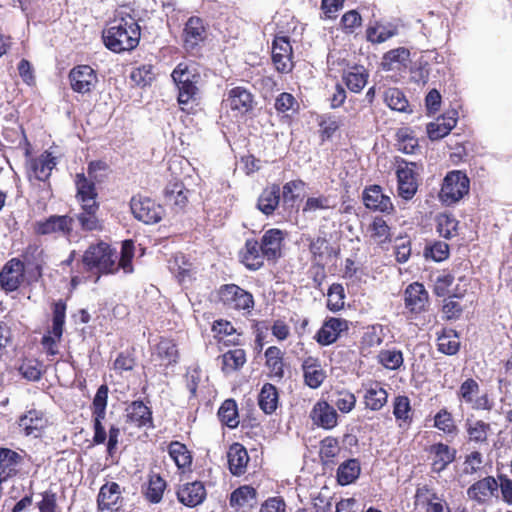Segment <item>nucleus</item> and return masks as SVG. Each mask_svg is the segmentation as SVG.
I'll use <instances>...</instances> for the list:
<instances>
[{
    "instance_id": "f257e3e1",
    "label": "nucleus",
    "mask_w": 512,
    "mask_h": 512,
    "mask_svg": "<svg viewBox=\"0 0 512 512\" xmlns=\"http://www.w3.org/2000/svg\"><path fill=\"white\" fill-rule=\"evenodd\" d=\"M134 254L135 247L132 240L122 242L120 256L117 250L107 242L99 241L90 244L77 263L78 269L75 272L72 271L71 286L76 287L90 277H94V282L97 283L102 276L114 275L120 269L125 274L132 273Z\"/></svg>"
},
{
    "instance_id": "f03ea898",
    "label": "nucleus",
    "mask_w": 512,
    "mask_h": 512,
    "mask_svg": "<svg viewBox=\"0 0 512 512\" xmlns=\"http://www.w3.org/2000/svg\"><path fill=\"white\" fill-rule=\"evenodd\" d=\"M108 387L101 385L93 398L91 405L92 425H93V445H102L106 443V451L109 456H113L118 448L120 428L117 425H110L106 431L103 421L106 417L108 403Z\"/></svg>"
},
{
    "instance_id": "7ed1b4c3",
    "label": "nucleus",
    "mask_w": 512,
    "mask_h": 512,
    "mask_svg": "<svg viewBox=\"0 0 512 512\" xmlns=\"http://www.w3.org/2000/svg\"><path fill=\"white\" fill-rule=\"evenodd\" d=\"M140 36V26L130 15L115 19L102 35L105 46L114 53L135 49L139 44Z\"/></svg>"
},
{
    "instance_id": "20e7f679",
    "label": "nucleus",
    "mask_w": 512,
    "mask_h": 512,
    "mask_svg": "<svg viewBox=\"0 0 512 512\" xmlns=\"http://www.w3.org/2000/svg\"><path fill=\"white\" fill-rule=\"evenodd\" d=\"M171 77L178 89L177 102L182 111L189 113L192 109L190 104L197 99L200 75L191 71L187 64L179 63L172 71Z\"/></svg>"
},
{
    "instance_id": "39448f33",
    "label": "nucleus",
    "mask_w": 512,
    "mask_h": 512,
    "mask_svg": "<svg viewBox=\"0 0 512 512\" xmlns=\"http://www.w3.org/2000/svg\"><path fill=\"white\" fill-rule=\"evenodd\" d=\"M217 301L226 310L244 311L251 313L254 309L255 300L251 292L243 289L237 284H223L216 290Z\"/></svg>"
},
{
    "instance_id": "423d86ee",
    "label": "nucleus",
    "mask_w": 512,
    "mask_h": 512,
    "mask_svg": "<svg viewBox=\"0 0 512 512\" xmlns=\"http://www.w3.org/2000/svg\"><path fill=\"white\" fill-rule=\"evenodd\" d=\"M182 48L190 56H200L208 39V24L199 17L191 16L184 23L181 34Z\"/></svg>"
},
{
    "instance_id": "0eeeda50",
    "label": "nucleus",
    "mask_w": 512,
    "mask_h": 512,
    "mask_svg": "<svg viewBox=\"0 0 512 512\" xmlns=\"http://www.w3.org/2000/svg\"><path fill=\"white\" fill-rule=\"evenodd\" d=\"M66 302L62 299L52 305V326L41 338V345L48 357L59 354L58 344L62 340L66 319Z\"/></svg>"
},
{
    "instance_id": "6e6552de",
    "label": "nucleus",
    "mask_w": 512,
    "mask_h": 512,
    "mask_svg": "<svg viewBox=\"0 0 512 512\" xmlns=\"http://www.w3.org/2000/svg\"><path fill=\"white\" fill-rule=\"evenodd\" d=\"M421 166L403 158H396L397 192L404 200H411L418 191Z\"/></svg>"
},
{
    "instance_id": "1a4fd4ad",
    "label": "nucleus",
    "mask_w": 512,
    "mask_h": 512,
    "mask_svg": "<svg viewBox=\"0 0 512 512\" xmlns=\"http://www.w3.org/2000/svg\"><path fill=\"white\" fill-rule=\"evenodd\" d=\"M470 190V179L460 170L449 171L443 179L439 192L440 201L447 205L459 202Z\"/></svg>"
},
{
    "instance_id": "9d476101",
    "label": "nucleus",
    "mask_w": 512,
    "mask_h": 512,
    "mask_svg": "<svg viewBox=\"0 0 512 512\" xmlns=\"http://www.w3.org/2000/svg\"><path fill=\"white\" fill-rule=\"evenodd\" d=\"M479 393V383L470 377L460 384L456 395L461 403L468 405L472 410L490 412L495 406L494 400L488 392Z\"/></svg>"
},
{
    "instance_id": "9b49d317",
    "label": "nucleus",
    "mask_w": 512,
    "mask_h": 512,
    "mask_svg": "<svg viewBox=\"0 0 512 512\" xmlns=\"http://www.w3.org/2000/svg\"><path fill=\"white\" fill-rule=\"evenodd\" d=\"M413 504L422 512H451L447 501L427 484L416 488Z\"/></svg>"
},
{
    "instance_id": "f8f14e48",
    "label": "nucleus",
    "mask_w": 512,
    "mask_h": 512,
    "mask_svg": "<svg viewBox=\"0 0 512 512\" xmlns=\"http://www.w3.org/2000/svg\"><path fill=\"white\" fill-rule=\"evenodd\" d=\"M57 165V159L49 151H44L36 158H31L26 162V175L30 182H49L53 169Z\"/></svg>"
},
{
    "instance_id": "ddd939ff",
    "label": "nucleus",
    "mask_w": 512,
    "mask_h": 512,
    "mask_svg": "<svg viewBox=\"0 0 512 512\" xmlns=\"http://www.w3.org/2000/svg\"><path fill=\"white\" fill-rule=\"evenodd\" d=\"M271 59L277 72L282 74L292 72L293 49L289 37L275 36L272 42Z\"/></svg>"
},
{
    "instance_id": "4468645a",
    "label": "nucleus",
    "mask_w": 512,
    "mask_h": 512,
    "mask_svg": "<svg viewBox=\"0 0 512 512\" xmlns=\"http://www.w3.org/2000/svg\"><path fill=\"white\" fill-rule=\"evenodd\" d=\"M132 214L145 224H154L162 218V207L147 196L137 194L130 200Z\"/></svg>"
},
{
    "instance_id": "2eb2a0df",
    "label": "nucleus",
    "mask_w": 512,
    "mask_h": 512,
    "mask_svg": "<svg viewBox=\"0 0 512 512\" xmlns=\"http://www.w3.org/2000/svg\"><path fill=\"white\" fill-rule=\"evenodd\" d=\"M74 217L69 215H51L34 224L37 235L59 234L67 239L73 234Z\"/></svg>"
},
{
    "instance_id": "dca6fc26",
    "label": "nucleus",
    "mask_w": 512,
    "mask_h": 512,
    "mask_svg": "<svg viewBox=\"0 0 512 512\" xmlns=\"http://www.w3.org/2000/svg\"><path fill=\"white\" fill-rule=\"evenodd\" d=\"M68 80L74 92L89 94L95 89L98 83V76L97 72L90 65L81 64L76 65L70 70Z\"/></svg>"
},
{
    "instance_id": "f3484780",
    "label": "nucleus",
    "mask_w": 512,
    "mask_h": 512,
    "mask_svg": "<svg viewBox=\"0 0 512 512\" xmlns=\"http://www.w3.org/2000/svg\"><path fill=\"white\" fill-rule=\"evenodd\" d=\"M349 321L340 317H326L314 335V340L322 347L337 342L343 333L349 331Z\"/></svg>"
},
{
    "instance_id": "a211bd4d",
    "label": "nucleus",
    "mask_w": 512,
    "mask_h": 512,
    "mask_svg": "<svg viewBox=\"0 0 512 512\" xmlns=\"http://www.w3.org/2000/svg\"><path fill=\"white\" fill-rule=\"evenodd\" d=\"M17 424L24 436L38 438L49 426V419L44 411L31 408L19 417Z\"/></svg>"
},
{
    "instance_id": "6ab92c4d",
    "label": "nucleus",
    "mask_w": 512,
    "mask_h": 512,
    "mask_svg": "<svg viewBox=\"0 0 512 512\" xmlns=\"http://www.w3.org/2000/svg\"><path fill=\"white\" fill-rule=\"evenodd\" d=\"M464 428L468 443L479 449L489 447L493 435L492 426L489 422L468 417L465 420Z\"/></svg>"
},
{
    "instance_id": "aec40b11",
    "label": "nucleus",
    "mask_w": 512,
    "mask_h": 512,
    "mask_svg": "<svg viewBox=\"0 0 512 512\" xmlns=\"http://www.w3.org/2000/svg\"><path fill=\"white\" fill-rule=\"evenodd\" d=\"M180 353L177 343L170 338L160 337L151 350V361L161 368H168L178 363Z\"/></svg>"
},
{
    "instance_id": "412c9836",
    "label": "nucleus",
    "mask_w": 512,
    "mask_h": 512,
    "mask_svg": "<svg viewBox=\"0 0 512 512\" xmlns=\"http://www.w3.org/2000/svg\"><path fill=\"white\" fill-rule=\"evenodd\" d=\"M498 492L497 477L489 475L474 482L467 489V496L477 504L484 505L490 503L493 498H498Z\"/></svg>"
},
{
    "instance_id": "4be33fe9",
    "label": "nucleus",
    "mask_w": 512,
    "mask_h": 512,
    "mask_svg": "<svg viewBox=\"0 0 512 512\" xmlns=\"http://www.w3.org/2000/svg\"><path fill=\"white\" fill-rule=\"evenodd\" d=\"M80 210L76 214V220L81 231L83 232H100L104 228V222L99 216L100 203L93 201L92 203H80Z\"/></svg>"
},
{
    "instance_id": "5701e85b",
    "label": "nucleus",
    "mask_w": 512,
    "mask_h": 512,
    "mask_svg": "<svg viewBox=\"0 0 512 512\" xmlns=\"http://www.w3.org/2000/svg\"><path fill=\"white\" fill-rule=\"evenodd\" d=\"M385 384L378 380H369L362 384L363 404L370 411H380L388 402L389 393Z\"/></svg>"
},
{
    "instance_id": "b1692460",
    "label": "nucleus",
    "mask_w": 512,
    "mask_h": 512,
    "mask_svg": "<svg viewBox=\"0 0 512 512\" xmlns=\"http://www.w3.org/2000/svg\"><path fill=\"white\" fill-rule=\"evenodd\" d=\"M426 452L431 460V472L440 474L456 460L457 450L443 442H437L430 445Z\"/></svg>"
},
{
    "instance_id": "393cba45",
    "label": "nucleus",
    "mask_w": 512,
    "mask_h": 512,
    "mask_svg": "<svg viewBox=\"0 0 512 512\" xmlns=\"http://www.w3.org/2000/svg\"><path fill=\"white\" fill-rule=\"evenodd\" d=\"M285 237L286 233L278 228L264 231L259 243L267 261L275 263L283 256Z\"/></svg>"
},
{
    "instance_id": "a878e982",
    "label": "nucleus",
    "mask_w": 512,
    "mask_h": 512,
    "mask_svg": "<svg viewBox=\"0 0 512 512\" xmlns=\"http://www.w3.org/2000/svg\"><path fill=\"white\" fill-rule=\"evenodd\" d=\"M176 497L184 506L194 508L205 501L207 490L202 481L186 482L177 487Z\"/></svg>"
},
{
    "instance_id": "bb28decb",
    "label": "nucleus",
    "mask_w": 512,
    "mask_h": 512,
    "mask_svg": "<svg viewBox=\"0 0 512 512\" xmlns=\"http://www.w3.org/2000/svg\"><path fill=\"white\" fill-rule=\"evenodd\" d=\"M303 382L311 389H318L327 378L322 361L317 356L304 357L301 362Z\"/></svg>"
},
{
    "instance_id": "cd10ccee",
    "label": "nucleus",
    "mask_w": 512,
    "mask_h": 512,
    "mask_svg": "<svg viewBox=\"0 0 512 512\" xmlns=\"http://www.w3.org/2000/svg\"><path fill=\"white\" fill-rule=\"evenodd\" d=\"M24 462V456L8 447H0V481L7 482L17 477Z\"/></svg>"
},
{
    "instance_id": "c85d7f7f",
    "label": "nucleus",
    "mask_w": 512,
    "mask_h": 512,
    "mask_svg": "<svg viewBox=\"0 0 512 512\" xmlns=\"http://www.w3.org/2000/svg\"><path fill=\"white\" fill-rule=\"evenodd\" d=\"M122 491L116 482H108L100 487L97 495V509L100 512H117L122 504Z\"/></svg>"
},
{
    "instance_id": "c756f323",
    "label": "nucleus",
    "mask_w": 512,
    "mask_h": 512,
    "mask_svg": "<svg viewBox=\"0 0 512 512\" xmlns=\"http://www.w3.org/2000/svg\"><path fill=\"white\" fill-rule=\"evenodd\" d=\"M405 308L412 314L426 311L429 305V294L419 282L409 284L404 291Z\"/></svg>"
},
{
    "instance_id": "7c9ffc66",
    "label": "nucleus",
    "mask_w": 512,
    "mask_h": 512,
    "mask_svg": "<svg viewBox=\"0 0 512 512\" xmlns=\"http://www.w3.org/2000/svg\"><path fill=\"white\" fill-rule=\"evenodd\" d=\"M337 410L326 400H318L312 407L310 419L313 424L325 430H331L338 425Z\"/></svg>"
},
{
    "instance_id": "2f4dec72",
    "label": "nucleus",
    "mask_w": 512,
    "mask_h": 512,
    "mask_svg": "<svg viewBox=\"0 0 512 512\" xmlns=\"http://www.w3.org/2000/svg\"><path fill=\"white\" fill-rule=\"evenodd\" d=\"M24 277V264L18 258L9 260L0 272V284L6 292L16 291Z\"/></svg>"
},
{
    "instance_id": "473e14b6",
    "label": "nucleus",
    "mask_w": 512,
    "mask_h": 512,
    "mask_svg": "<svg viewBox=\"0 0 512 512\" xmlns=\"http://www.w3.org/2000/svg\"><path fill=\"white\" fill-rule=\"evenodd\" d=\"M240 262L250 271H256L264 266L266 256L261 244L255 238L246 239L243 248L239 252Z\"/></svg>"
},
{
    "instance_id": "72a5a7b5",
    "label": "nucleus",
    "mask_w": 512,
    "mask_h": 512,
    "mask_svg": "<svg viewBox=\"0 0 512 512\" xmlns=\"http://www.w3.org/2000/svg\"><path fill=\"white\" fill-rule=\"evenodd\" d=\"M363 202L369 210L387 214L394 211V206L390 197L383 193L382 187L379 185H371L364 189Z\"/></svg>"
},
{
    "instance_id": "f704fd0d",
    "label": "nucleus",
    "mask_w": 512,
    "mask_h": 512,
    "mask_svg": "<svg viewBox=\"0 0 512 512\" xmlns=\"http://www.w3.org/2000/svg\"><path fill=\"white\" fill-rule=\"evenodd\" d=\"M126 422L138 428H153L152 410L142 400L132 401L126 408Z\"/></svg>"
},
{
    "instance_id": "c9c22d12",
    "label": "nucleus",
    "mask_w": 512,
    "mask_h": 512,
    "mask_svg": "<svg viewBox=\"0 0 512 512\" xmlns=\"http://www.w3.org/2000/svg\"><path fill=\"white\" fill-rule=\"evenodd\" d=\"M226 103L232 111L245 115L252 111L254 97L248 89L237 86L228 91Z\"/></svg>"
},
{
    "instance_id": "e433bc0d",
    "label": "nucleus",
    "mask_w": 512,
    "mask_h": 512,
    "mask_svg": "<svg viewBox=\"0 0 512 512\" xmlns=\"http://www.w3.org/2000/svg\"><path fill=\"white\" fill-rule=\"evenodd\" d=\"M368 69L361 64L348 66L342 73V82L352 93H360L368 83Z\"/></svg>"
},
{
    "instance_id": "4c0bfd02",
    "label": "nucleus",
    "mask_w": 512,
    "mask_h": 512,
    "mask_svg": "<svg viewBox=\"0 0 512 512\" xmlns=\"http://www.w3.org/2000/svg\"><path fill=\"white\" fill-rule=\"evenodd\" d=\"M392 413L397 426L402 429H408L414 419V410L410 398L407 395L395 396L392 401Z\"/></svg>"
},
{
    "instance_id": "58836bf2",
    "label": "nucleus",
    "mask_w": 512,
    "mask_h": 512,
    "mask_svg": "<svg viewBox=\"0 0 512 512\" xmlns=\"http://www.w3.org/2000/svg\"><path fill=\"white\" fill-rule=\"evenodd\" d=\"M228 468L232 475L242 476L247 471L249 455L246 448L240 443H233L227 452Z\"/></svg>"
},
{
    "instance_id": "ea45409f",
    "label": "nucleus",
    "mask_w": 512,
    "mask_h": 512,
    "mask_svg": "<svg viewBox=\"0 0 512 512\" xmlns=\"http://www.w3.org/2000/svg\"><path fill=\"white\" fill-rule=\"evenodd\" d=\"M74 183L76 187L75 198L78 204L98 201V191L96 184L84 173H77L74 178Z\"/></svg>"
},
{
    "instance_id": "a19ab883",
    "label": "nucleus",
    "mask_w": 512,
    "mask_h": 512,
    "mask_svg": "<svg viewBox=\"0 0 512 512\" xmlns=\"http://www.w3.org/2000/svg\"><path fill=\"white\" fill-rule=\"evenodd\" d=\"M265 366L271 379L281 380L284 377V352L277 346H269L264 353Z\"/></svg>"
},
{
    "instance_id": "79ce46f5",
    "label": "nucleus",
    "mask_w": 512,
    "mask_h": 512,
    "mask_svg": "<svg viewBox=\"0 0 512 512\" xmlns=\"http://www.w3.org/2000/svg\"><path fill=\"white\" fill-rule=\"evenodd\" d=\"M167 452L178 470L182 472L191 470L193 462L192 452L184 443L177 440L171 441L167 446Z\"/></svg>"
},
{
    "instance_id": "37998d69",
    "label": "nucleus",
    "mask_w": 512,
    "mask_h": 512,
    "mask_svg": "<svg viewBox=\"0 0 512 512\" xmlns=\"http://www.w3.org/2000/svg\"><path fill=\"white\" fill-rule=\"evenodd\" d=\"M457 111L453 110L427 125V133L431 140H439L450 133L457 124Z\"/></svg>"
},
{
    "instance_id": "c03bdc74",
    "label": "nucleus",
    "mask_w": 512,
    "mask_h": 512,
    "mask_svg": "<svg viewBox=\"0 0 512 512\" xmlns=\"http://www.w3.org/2000/svg\"><path fill=\"white\" fill-rule=\"evenodd\" d=\"M437 350L445 355H455L460 350V337L456 330L443 327L437 332Z\"/></svg>"
},
{
    "instance_id": "a18cd8bd",
    "label": "nucleus",
    "mask_w": 512,
    "mask_h": 512,
    "mask_svg": "<svg viewBox=\"0 0 512 512\" xmlns=\"http://www.w3.org/2000/svg\"><path fill=\"white\" fill-rule=\"evenodd\" d=\"M166 488L167 481L159 473L150 471L143 494L149 503L158 504L162 501Z\"/></svg>"
},
{
    "instance_id": "49530a36",
    "label": "nucleus",
    "mask_w": 512,
    "mask_h": 512,
    "mask_svg": "<svg viewBox=\"0 0 512 512\" xmlns=\"http://www.w3.org/2000/svg\"><path fill=\"white\" fill-rule=\"evenodd\" d=\"M384 326L381 324L369 325L365 328L360 339V350L364 354H369L372 349L382 345L385 339Z\"/></svg>"
},
{
    "instance_id": "de8ad7c7",
    "label": "nucleus",
    "mask_w": 512,
    "mask_h": 512,
    "mask_svg": "<svg viewBox=\"0 0 512 512\" xmlns=\"http://www.w3.org/2000/svg\"><path fill=\"white\" fill-rule=\"evenodd\" d=\"M399 28L396 24L388 23L386 25L376 21L373 25L366 28V40L372 44H381L390 38L398 35Z\"/></svg>"
},
{
    "instance_id": "09e8293b",
    "label": "nucleus",
    "mask_w": 512,
    "mask_h": 512,
    "mask_svg": "<svg viewBox=\"0 0 512 512\" xmlns=\"http://www.w3.org/2000/svg\"><path fill=\"white\" fill-rule=\"evenodd\" d=\"M367 233L369 238L379 246L390 243L392 240L391 227L381 216H376L372 219L367 227Z\"/></svg>"
},
{
    "instance_id": "8fccbe9b",
    "label": "nucleus",
    "mask_w": 512,
    "mask_h": 512,
    "mask_svg": "<svg viewBox=\"0 0 512 512\" xmlns=\"http://www.w3.org/2000/svg\"><path fill=\"white\" fill-rule=\"evenodd\" d=\"M280 202V187L278 184L267 186L261 192L258 201V209L269 216L274 213Z\"/></svg>"
},
{
    "instance_id": "3c124183",
    "label": "nucleus",
    "mask_w": 512,
    "mask_h": 512,
    "mask_svg": "<svg viewBox=\"0 0 512 512\" xmlns=\"http://www.w3.org/2000/svg\"><path fill=\"white\" fill-rule=\"evenodd\" d=\"M360 473V461L356 458L348 459L338 466L336 472L337 482L341 486L350 485L359 478Z\"/></svg>"
},
{
    "instance_id": "603ef678",
    "label": "nucleus",
    "mask_w": 512,
    "mask_h": 512,
    "mask_svg": "<svg viewBox=\"0 0 512 512\" xmlns=\"http://www.w3.org/2000/svg\"><path fill=\"white\" fill-rule=\"evenodd\" d=\"M221 361V370L228 374L240 370L246 363V352L242 348L228 350L218 357Z\"/></svg>"
},
{
    "instance_id": "864d4df0",
    "label": "nucleus",
    "mask_w": 512,
    "mask_h": 512,
    "mask_svg": "<svg viewBox=\"0 0 512 512\" xmlns=\"http://www.w3.org/2000/svg\"><path fill=\"white\" fill-rule=\"evenodd\" d=\"M340 452L341 447L337 438L327 436L320 441L319 458L323 466L335 465Z\"/></svg>"
},
{
    "instance_id": "5fc2aeb1",
    "label": "nucleus",
    "mask_w": 512,
    "mask_h": 512,
    "mask_svg": "<svg viewBox=\"0 0 512 512\" xmlns=\"http://www.w3.org/2000/svg\"><path fill=\"white\" fill-rule=\"evenodd\" d=\"M279 393L271 383H265L258 395V405L265 414H272L278 407Z\"/></svg>"
},
{
    "instance_id": "6e6d98bb",
    "label": "nucleus",
    "mask_w": 512,
    "mask_h": 512,
    "mask_svg": "<svg viewBox=\"0 0 512 512\" xmlns=\"http://www.w3.org/2000/svg\"><path fill=\"white\" fill-rule=\"evenodd\" d=\"M256 499V489L250 485H242L230 494L229 504L232 508L240 509L252 506Z\"/></svg>"
},
{
    "instance_id": "4d7b16f0",
    "label": "nucleus",
    "mask_w": 512,
    "mask_h": 512,
    "mask_svg": "<svg viewBox=\"0 0 512 512\" xmlns=\"http://www.w3.org/2000/svg\"><path fill=\"white\" fill-rule=\"evenodd\" d=\"M169 269L181 284L191 281L193 278V265L182 254L174 256L173 260L170 261Z\"/></svg>"
},
{
    "instance_id": "13d9d810",
    "label": "nucleus",
    "mask_w": 512,
    "mask_h": 512,
    "mask_svg": "<svg viewBox=\"0 0 512 512\" xmlns=\"http://www.w3.org/2000/svg\"><path fill=\"white\" fill-rule=\"evenodd\" d=\"M217 414L221 423L228 428L234 429L239 425L238 405L234 399H226Z\"/></svg>"
},
{
    "instance_id": "bf43d9fd",
    "label": "nucleus",
    "mask_w": 512,
    "mask_h": 512,
    "mask_svg": "<svg viewBox=\"0 0 512 512\" xmlns=\"http://www.w3.org/2000/svg\"><path fill=\"white\" fill-rule=\"evenodd\" d=\"M331 402L333 403L332 406H334V408L336 407L338 411L343 414H348L355 409L357 399L353 392L342 388L333 393Z\"/></svg>"
},
{
    "instance_id": "052dcab7",
    "label": "nucleus",
    "mask_w": 512,
    "mask_h": 512,
    "mask_svg": "<svg viewBox=\"0 0 512 512\" xmlns=\"http://www.w3.org/2000/svg\"><path fill=\"white\" fill-rule=\"evenodd\" d=\"M376 359L378 364L391 371L398 370L404 363L402 351L396 348L380 350Z\"/></svg>"
},
{
    "instance_id": "680f3d73",
    "label": "nucleus",
    "mask_w": 512,
    "mask_h": 512,
    "mask_svg": "<svg viewBox=\"0 0 512 512\" xmlns=\"http://www.w3.org/2000/svg\"><path fill=\"white\" fill-rule=\"evenodd\" d=\"M384 102L397 112H411L409 102L405 94L398 88L391 87L384 92Z\"/></svg>"
},
{
    "instance_id": "e2e57ef3",
    "label": "nucleus",
    "mask_w": 512,
    "mask_h": 512,
    "mask_svg": "<svg viewBox=\"0 0 512 512\" xmlns=\"http://www.w3.org/2000/svg\"><path fill=\"white\" fill-rule=\"evenodd\" d=\"M433 426L447 435H455L458 432L453 414L445 407L435 414Z\"/></svg>"
},
{
    "instance_id": "0e129e2a",
    "label": "nucleus",
    "mask_w": 512,
    "mask_h": 512,
    "mask_svg": "<svg viewBox=\"0 0 512 512\" xmlns=\"http://www.w3.org/2000/svg\"><path fill=\"white\" fill-rule=\"evenodd\" d=\"M363 18L361 14L355 10L346 11L339 22V28L345 35H353L361 28Z\"/></svg>"
},
{
    "instance_id": "69168bd1",
    "label": "nucleus",
    "mask_w": 512,
    "mask_h": 512,
    "mask_svg": "<svg viewBox=\"0 0 512 512\" xmlns=\"http://www.w3.org/2000/svg\"><path fill=\"white\" fill-rule=\"evenodd\" d=\"M156 78L154 66L152 64H142L134 68L130 73L131 81L140 87L150 85Z\"/></svg>"
},
{
    "instance_id": "338daca9",
    "label": "nucleus",
    "mask_w": 512,
    "mask_h": 512,
    "mask_svg": "<svg viewBox=\"0 0 512 512\" xmlns=\"http://www.w3.org/2000/svg\"><path fill=\"white\" fill-rule=\"evenodd\" d=\"M20 374L28 381H39L43 375V363L36 358H25L19 367Z\"/></svg>"
},
{
    "instance_id": "774afa93",
    "label": "nucleus",
    "mask_w": 512,
    "mask_h": 512,
    "mask_svg": "<svg viewBox=\"0 0 512 512\" xmlns=\"http://www.w3.org/2000/svg\"><path fill=\"white\" fill-rule=\"evenodd\" d=\"M345 305V290L342 284L333 283L327 292V308L332 312H338Z\"/></svg>"
}]
</instances>
